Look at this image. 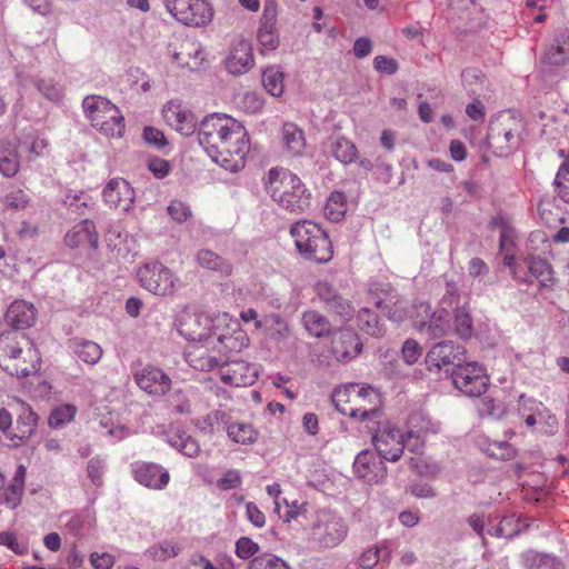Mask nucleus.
<instances>
[{"label": "nucleus", "mask_w": 569, "mask_h": 569, "mask_svg": "<svg viewBox=\"0 0 569 569\" xmlns=\"http://www.w3.org/2000/svg\"><path fill=\"white\" fill-rule=\"evenodd\" d=\"M528 427L537 426L538 430L545 435H555L558 430V421L551 411L543 405L537 413L526 416Z\"/></svg>", "instance_id": "nucleus-37"}, {"label": "nucleus", "mask_w": 569, "mask_h": 569, "mask_svg": "<svg viewBox=\"0 0 569 569\" xmlns=\"http://www.w3.org/2000/svg\"><path fill=\"white\" fill-rule=\"evenodd\" d=\"M330 150L335 159L343 164L352 163L358 157L357 147L345 137H336L332 139Z\"/></svg>", "instance_id": "nucleus-41"}, {"label": "nucleus", "mask_w": 569, "mask_h": 569, "mask_svg": "<svg viewBox=\"0 0 569 569\" xmlns=\"http://www.w3.org/2000/svg\"><path fill=\"white\" fill-rule=\"evenodd\" d=\"M283 81L284 73L277 66L268 67L262 72V84L267 92L272 97L282 96L284 89Z\"/></svg>", "instance_id": "nucleus-43"}, {"label": "nucleus", "mask_w": 569, "mask_h": 569, "mask_svg": "<svg viewBox=\"0 0 569 569\" xmlns=\"http://www.w3.org/2000/svg\"><path fill=\"white\" fill-rule=\"evenodd\" d=\"M522 123L518 116L503 111L490 120L487 141L500 157L508 156L520 143Z\"/></svg>", "instance_id": "nucleus-8"}, {"label": "nucleus", "mask_w": 569, "mask_h": 569, "mask_svg": "<svg viewBox=\"0 0 569 569\" xmlns=\"http://www.w3.org/2000/svg\"><path fill=\"white\" fill-rule=\"evenodd\" d=\"M134 479L142 486L153 489H164L170 480L167 469L154 462L138 461L132 465Z\"/></svg>", "instance_id": "nucleus-22"}, {"label": "nucleus", "mask_w": 569, "mask_h": 569, "mask_svg": "<svg viewBox=\"0 0 569 569\" xmlns=\"http://www.w3.org/2000/svg\"><path fill=\"white\" fill-rule=\"evenodd\" d=\"M82 109L90 124L108 138H120L124 132V118L109 99L98 94L87 96Z\"/></svg>", "instance_id": "nucleus-6"}, {"label": "nucleus", "mask_w": 569, "mask_h": 569, "mask_svg": "<svg viewBox=\"0 0 569 569\" xmlns=\"http://www.w3.org/2000/svg\"><path fill=\"white\" fill-rule=\"evenodd\" d=\"M274 512L286 522L297 520L300 516L307 512L306 503L299 502L298 500H289L283 498L281 502H277Z\"/></svg>", "instance_id": "nucleus-49"}, {"label": "nucleus", "mask_w": 569, "mask_h": 569, "mask_svg": "<svg viewBox=\"0 0 569 569\" xmlns=\"http://www.w3.org/2000/svg\"><path fill=\"white\" fill-rule=\"evenodd\" d=\"M453 386L463 395L479 397L486 392L489 378L478 362H462L450 375Z\"/></svg>", "instance_id": "nucleus-14"}, {"label": "nucleus", "mask_w": 569, "mask_h": 569, "mask_svg": "<svg viewBox=\"0 0 569 569\" xmlns=\"http://www.w3.org/2000/svg\"><path fill=\"white\" fill-rule=\"evenodd\" d=\"M196 260L201 268L217 272L220 277H230L233 272V266L227 259L209 249L199 250Z\"/></svg>", "instance_id": "nucleus-31"}, {"label": "nucleus", "mask_w": 569, "mask_h": 569, "mask_svg": "<svg viewBox=\"0 0 569 569\" xmlns=\"http://www.w3.org/2000/svg\"><path fill=\"white\" fill-rule=\"evenodd\" d=\"M368 397L378 400V392L372 387H360L351 383L336 388L332 392L331 400L341 415L365 421L367 418L379 415L378 408H367L366 406L359 405Z\"/></svg>", "instance_id": "nucleus-7"}, {"label": "nucleus", "mask_w": 569, "mask_h": 569, "mask_svg": "<svg viewBox=\"0 0 569 569\" xmlns=\"http://www.w3.org/2000/svg\"><path fill=\"white\" fill-rule=\"evenodd\" d=\"M169 216L177 222L181 223L191 217V209L182 201L173 200L168 206Z\"/></svg>", "instance_id": "nucleus-63"}, {"label": "nucleus", "mask_w": 569, "mask_h": 569, "mask_svg": "<svg viewBox=\"0 0 569 569\" xmlns=\"http://www.w3.org/2000/svg\"><path fill=\"white\" fill-rule=\"evenodd\" d=\"M198 142L221 168L238 172L246 164L249 139L244 127L224 113L207 116L199 124Z\"/></svg>", "instance_id": "nucleus-1"}, {"label": "nucleus", "mask_w": 569, "mask_h": 569, "mask_svg": "<svg viewBox=\"0 0 569 569\" xmlns=\"http://www.w3.org/2000/svg\"><path fill=\"white\" fill-rule=\"evenodd\" d=\"M260 550L259 545L249 537H241L236 541V555L242 560L250 559Z\"/></svg>", "instance_id": "nucleus-59"}, {"label": "nucleus", "mask_w": 569, "mask_h": 569, "mask_svg": "<svg viewBox=\"0 0 569 569\" xmlns=\"http://www.w3.org/2000/svg\"><path fill=\"white\" fill-rule=\"evenodd\" d=\"M241 108L248 113H258L264 106V100L259 92L247 91L240 98Z\"/></svg>", "instance_id": "nucleus-58"}, {"label": "nucleus", "mask_w": 569, "mask_h": 569, "mask_svg": "<svg viewBox=\"0 0 569 569\" xmlns=\"http://www.w3.org/2000/svg\"><path fill=\"white\" fill-rule=\"evenodd\" d=\"M377 306L387 312L390 320L401 322L408 315L407 302L397 296H389L377 301Z\"/></svg>", "instance_id": "nucleus-44"}, {"label": "nucleus", "mask_w": 569, "mask_h": 569, "mask_svg": "<svg viewBox=\"0 0 569 569\" xmlns=\"http://www.w3.org/2000/svg\"><path fill=\"white\" fill-rule=\"evenodd\" d=\"M167 11L187 27H204L213 18V8L208 0H163Z\"/></svg>", "instance_id": "nucleus-11"}, {"label": "nucleus", "mask_w": 569, "mask_h": 569, "mask_svg": "<svg viewBox=\"0 0 569 569\" xmlns=\"http://www.w3.org/2000/svg\"><path fill=\"white\" fill-rule=\"evenodd\" d=\"M142 288L157 296L170 295L176 290L178 278L164 264L153 261L144 263L137 271Z\"/></svg>", "instance_id": "nucleus-12"}, {"label": "nucleus", "mask_w": 569, "mask_h": 569, "mask_svg": "<svg viewBox=\"0 0 569 569\" xmlns=\"http://www.w3.org/2000/svg\"><path fill=\"white\" fill-rule=\"evenodd\" d=\"M258 41L261 46V52H270L278 48L279 36L276 28V22L272 19H266L258 30Z\"/></svg>", "instance_id": "nucleus-47"}, {"label": "nucleus", "mask_w": 569, "mask_h": 569, "mask_svg": "<svg viewBox=\"0 0 569 569\" xmlns=\"http://www.w3.org/2000/svg\"><path fill=\"white\" fill-rule=\"evenodd\" d=\"M38 419V415L31 407L22 403L16 421L13 438L20 441L28 440L37 429Z\"/></svg>", "instance_id": "nucleus-33"}, {"label": "nucleus", "mask_w": 569, "mask_h": 569, "mask_svg": "<svg viewBox=\"0 0 569 569\" xmlns=\"http://www.w3.org/2000/svg\"><path fill=\"white\" fill-rule=\"evenodd\" d=\"M346 520L331 510H319L311 527V541L321 549L339 546L348 536Z\"/></svg>", "instance_id": "nucleus-9"}, {"label": "nucleus", "mask_w": 569, "mask_h": 569, "mask_svg": "<svg viewBox=\"0 0 569 569\" xmlns=\"http://www.w3.org/2000/svg\"><path fill=\"white\" fill-rule=\"evenodd\" d=\"M69 349L84 363L96 365L102 357V348L92 340L81 338L71 339Z\"/></svg>", "instance_id": "nucleus-32"}, {"label": "nucleus", "mask_w": 569, "mask_h": 569, "mask_svg": "<svg viewBox=\"0 0 569 569\" xmlns=\"http://www.w3.org/2000/svg\"><path fill=\"white\" fill-rule=\"evenodd\" d=\"M282 141L287 152L290 156L302 154L306 148V139L303 131L295 123H284L281 131Z\"/></svg>", "instance_id": "nucleus-34"}, {"label": "nucleus", "mask_w": 569, "mask_h": 569, "mask_svg": "<svg viewBox=\"0 0 569 569\" xmlns=\"http://www.w3.org/2000/svg\"><path fill=\"white\" fill-rule=\"evenodd\" d=\"M248 569H291V567L280 557L266 552L254 557L249 562Z\"/></svg>", "instance_id": "nucleus-51"}, {"label": "nucleus", "mask_w": 569, "mask_h": 569, "mask_svg": "<svg viewBox=\"0 0 569 569\" xmlns=\"http://www.w3.org/2000/svg\"><path fill=\"white\" fill-rule=\"evenodd\" d=\"M19 170V160L14 151L0 152V173L4 177H13Z\"/></svg>", "instance_id": "nucleus-57"}, {"label": "nucleus", "mask_w": 569, "mask_h": 569, "mask_svg": "<svg viewBox=\"0 0 569 569\" xmlns=\"http://www.w3.org/2000/svg\"><path fill=\"white\" fill-rule=\"evenodd\" d=\"M526 528H528V523L515 515H510L501 518L497 526L492 525V527L488 529V535L509 539L519 535Z\"/></svg>", "instance_id": "nucleus-35"}, {"label": "nucleus", "mask_w": 569, "mask_h": 569, "mask_svg": "<svg viewBox=\"0 0 569 569\" xmlns=\"http://www.w3.org/2000/svg\"><path fill=\"white\" fill-rule=\"evenodd\" d=\"M64 528L74 536H78L84 523V518L81 513L67 512L60 517Z\"/></svg>", "instance_id": "nucleus-64"}, {"label": "nucleus", "mask_w": 569, "mask_h": 569, "mask_svg": "<svg viewBox=\"0 0 569 569\" xmlns=\"http://www.w3.org/2000/svg\"><path fill=\"white\" fill-rule=\"evenodd\" d=\"M166 122L182 136L196 132L197 119L194 114L179 100L167 102L162 109Z\"/></svg>", "instance_id": "nucleus-18"}, {"label": "nucleus", "mask_w": 569, "mask_h": 569, "mask_svg": "<svg viewBox=\"0 0 569 569\" xmlns=\"http://www.w3.org/2000/svg\"><path fill=\"white\" fill-rule=\"evenodd\" d=\"M521 278H528L529 281L517 279L527 284H531L535 280L539 283L541 289L550 288L555 282L553 270L551 266L541 258L529 256L523 259V270L520 266L516 264Z\"/></svg>", "instance_id": "nucleus-23"}, {"label": "nucleus", "mask_w": 569, "mask_h": 569, "mask_svg": "<svg viewBox=\"0 0 569 569\" xmlns=\"http://www.w3.org/2000/svg\"><path fill=\"white\" fill-rule=\"evenodd\" d=\"M210 345H212V349L217 350L219 356L228 359L229 352H239L248 346V337L243 331L239 330V322L229 317V323L214 331Z\"/></svg>", "instance_id": "nucleus-15"}, {"label": "nucleus", "mask_w": 569, "mask_h": 569, "mask_svg": "<svg viewBox=\"0 0 569 569\" xmlns=\"http://www.w3.org/2000/svg\"><path fill=\"white\" fill-rule=\"evenodd\" d=\"M298 252L308 260L328 262L333 251L331 241L322 227L311 220H300L290 227Z\"/></svg>", "instance_id": "nucleus-5"}, {"label": "nucleus", "mask_w": 569, "mask_h": 569, "mask_svg": "<svg viewBox=\"0 0 569 569\" xmlns=\"http://www.w3.org/2000/svg\"><path fill=\"white\" fill-rule=\"evenodd\" d=\"M347 211V197L341 191H333L325 206V216L331 221H340Z\"/></svg>", "instance_id": "nucleus-48"}, {"label": "nucleus", "mask_w": 569, "mask_h": 569, "mask_svg": "<svg viewBox=\"0 0 569 569\" xmlns=\"http://www.w3.org/2000/svg\"><path fill=\"white\" fill-rule=\"evenodd\" d=\"M220 379L223 383L232 387H246L253 385L258 378V368L244 360L226 361L219 369Z\"/></svg>", "instance_id": "nucleus-17"}, {"label": "nucleus", "mask_w": 569, "mask_h": 569, "mask_svg": "<svg viewBox=\"0 0 569 569\" xmlns=\"http://www.w3.org/2000/svg\"><path fill=\"white\" fill-rule=\"evenodd\" d=\"M168 442L183 456L194 458L200 452V445L192 436L186 431L177 430L169 435Z\"/></svg>", "instance_id": "nucleus-39"}, {"label": "nucleus", "mask_w": 569, "mask_h": 569, "mask_svg": "<svg viewBox=\"0 0 569 569\" xmlns=\"http://www.w3.org/2000/svg\"><path fill=\"white\" fill-rule=\"evenodd\" d=\"M36 320V310L33 305L24 301H13L6 313V321L14 329H26L31 327Z\"/></svg>", "instance_id": "nucleus-29"}, {"label": "nucleus", "mask_w": 569, "mask_h": 569, "mask_svg": "<svg viewBox=\"0 0 569 569\" xmlns=\"http://www.w3.org/2000/svg\"><path fill=\"white\" fill-rule=\"evenodd\" d=\"M64 242L70 248H77L86 244L93 249L97 248L99 238L94 223L87 219L77 223L71 230L67 232Z\"/></svg>", "instance_id": "nucleus-28"}, {"label": "nucleus", "mask_w": 569, "mask_h": 569, "mask_svg": "<svg viewBox=\"0 0 569 569\" xmlns=\"http://www.w3.org/2000/svg\"><path fill=\"white\" fill-rule=\"evenodd\" d=\"M425 361L430 372L438 375L443 371L450 376L465 362V348L452 341H441L431 347Z\"/></svg>", "instance_id": "nucleus-13"}, {"label": "nucleus", "mask_w": 569, "mask_h": 569, "mask_svg": "<svg viewBox=\"0 0 569 569\" xmlns=\"http://www.w3.org/2000/svg\"><path fill=\"white\" fill-rule=\"evenodd\" d=\"M252 48L249 41L239 39L230 48L226 58V68L232 74H243L253 66Z\"/></svg>", "instance_id": "nucleus-26"}, {"label": "nucleus", "mask_w": 569, "mask_h": 569, "mask_svg": "<svg viewBox=\"0 0 569 569\" xmlns=\"http://www.w3.org/2000/svg\"><path fill=\"white\" fill-rule=\"evenodd\" d=\"M36 87L44 98L52 102H59L63 98L62 88L52 80L38 79Z\"/></svg>", "instance_id": "nucleus-56"}, {"label": "nucleus", "mask_w": 569, "mask_h": 569, "mask_svg": "<svg viewBox=\"0 0 569 569\" xmlns=\"http://www.w3.org/2000/svg\"><path fill=\"white\" fill-rule=\"evenodd\" d=\"M40 355L24 333L0 335V367L11 376L27 377L38 371Z\"/></svg>", "instance_id": "nucleus-3"}, {"label": "nucleus", "mask_w": 569, "mask_h": 569, "mask_svg": "<svg viewBox=\"0 0 569 569\" xmlns=\"http://www.w3.org/2000/svg\"><path fill=\"white\" fill-rule=\"evenodd\" d=\"M186 361L190 367L200 371H210L219 368L226 361L222 356H219L217 350L212 349L209 341L196 342L188 347L184 352Z\"/></svg>", "instance_id": "nucleus-19"}, {"label": "nucleus", "mask_w": 569, "mask_h": 569, "mask_svg": "<svg viewBox=\"0 0 569 569\" xmlns=\"http://www.w3.org/2000/svg\"><path fill=\"white\" fill-rule=\"evenodd\" d=\"M264 186L271 199L286 211L303 213L311 207V192L296 173L287 169L271 168Z\"/></svg>", "instance_id": "nucleus-2"}, {"label": "nucleus", "mask_w": 569, "mask_h": 569, "mask_svg": "<svg viewBox=\"0 0 569 569\" xmlns=\"http://www.w3.org/2000/svg\"><path fill=\"white\" fill-rule=\"evenodd\" d=\"M134 380L140 389L151 396H163L171 386V380L161 369L146 367L134 375Z\"/></svg>", "instance_id": "nucleus-25"}, {"label": "nucleus", "mask_w": 569, "mask_h": 569, "mask_svg": "<svg viewBox=\"0 0 569 569\" xmlns=\"http://www.w3.org/2000/svg\"><path fill=\"white\" fill-rule=\"evenodd\" d=\"M357 326L360 330L372 337H381L385 333V327L380 319L368 308H362L358 311Z\"/></svg>", "instance_id": "nucleus-42"}, {"label": "nucleus", "mask_w": 569, "mask_h": 569, "mask_svg": "<svg viewBox=\"0 0 569 569\" xmlns=\"http://www.w3.org/2000/svg\"><path fill=\"white\" fill-rule=\"evenodd\" d=\"M417 309L419 312H422L425 317L415 320L413 325L416 329L426 331L432 339L441 338L449 333L451 329V317L446 308H441L430 315V306L421 302Z\"/></svg>", "instance_id": "nucleus-16"}, {"label": "nucleus", "mask_w": 569, "mask_h": 569, "mask_svg": "<svg viewBox=\"0 0 569 569\" xmlns=\"http://www.w3.org/2000/svg\"><path fill=\"white\" fill-rule=\"evenodd\" d=\"M402 359L407 365H413L422 355V348L413 339H407L401 349Z\"/></svg>", "instance_id": "nucleus-61"}, {"label": "nucleus", "mask_w": 569, "mask_h": 569, "mask_svg": "<svg viewBox=\"0 0 569 569\" xmlns=\"http://www.w3.org/2000/svg\"><path fill=\"white\" fill-rule=\"evenodd\" d=\"M517 240V232L510 226H502L500 231V251L505 254V266L508 267L512 273L515 279H521V274L519 270L516 268V257L513 252V247ZM525 281H529L528 278H522Z\"/></svg>", "instance_id": "nucleus-30"}, {"label": "nucleus", "mask_w": 569, "mask_h": 569, "mask_svg": "<svg viewBox=\"0 0 569 569\" xmlns=\"http://www.w3.org/2000/svg\"><path fill=\"white\" fill-rule=\"evenodd\" d=\"M302 323L309 335L316 338L326 337L331 332V325L328 319L315 310L302 313Z\"/></svg>", "instance_id": "nucleus-36"}, {"label": "nucleus", "mask_w": 569, "mask_h": 569, "mask_svg": "<svg viewBox=\"0 0 569 569\" xmlns=\"http://www.w3.org/2000/svg\"><path fill=\"white\" fill-rule=\"evenodd\" d=\"M455 331L461 339H469L473 335V325L469 311L462 307L455 311Z\"/></svg>", "instance_id": "nucleus-52"}, {"label": "nucleus", "mask_w": 569, "mask_h": 569, "mask_svg": "<svg viewBox=\"0 0 569 569\" xmlns=\"http://www.w3.org/2000/svg\"><path fill=\"white\" fill-rule=\"evenodd\" d=\"M521 563L525 569H562L561 562L556 557L532 550L521 555Z\"/></svg>", "instance_id": "nucleus-38"}, {"label": "nucleus", "mask_w": 569, "mask_h": 569, "mask_svg": "<svg viewBox=\"0 0 569 569\" xmlns=\"http://www.w3.org/2000/svg\"><path fill=\"white\" fill-rule=\"evenodd\" d=\"M363 422L377 453L386 461H398L407 448V435L396 423L387 420L381 409L379 415Z\"/></svg>", "instance_id": "nucleus-4"}, {"label": "nucleus", "mask_w": 569, "mask_h": 569, "mask_svg": "<svg viewBox=\"0 0 569 569\" xmlns=\"http://www.w3.org/2000/svg\"><path fill=\"white\" fill-rule=\"evenodd\" d=\"M362 349L359 337L349 329L340 330L332 341L333 353L339 361H348L356 358Z\"/></svg>", "instance_id": "nucleus-27"}, {"label": "nucleus", "mask_w": 569, "mask_h": 569, "mask_svg": "<svg viewBox=\"0 0 569 569\" xmlns=\"http://www.w3.org/2000/svg\"><path fill=\"white\" fill-rule=\"evenodd\" d=\"M229 323V315L223 312L214 317L186 312L178 319V331L187 340L202 342L212 340L214 331Z\"/></svg>", "instance_id": "nucleus-10"}, {"label": "nucleus", "mask_w": 569, "mask_h": 569, "mask_svg": "<svg viewBox=\"0 0 569 569\" xmlns=\"http://www.w3.org/2000/svg\"><path fill=\"white\" fill-rule=\"evenodd\" d=\"M0 546L7 547L16 555H24L28 551V541L11 531L0 532Z\"/></svg>", "instance_id": "nucleus-55"}, {"label": "nucleus", "mask_w": 569, "mask_h": 569, "mask_svg": "<svg viewBox=\"0 0 569 569\" xmlns=\"http://www.w3.org/2000/svg\"><path fill=\"white\" fill-rule=\"evenodd\" d=\"M555 192L559 199L569 203V161L560 164L553 180Z\"/></svg>", "instance_id": "nucleus-53"}, {"label": "nucleus", "mask_w": 569, "mask_h": 569, "mask_svg": "<svg viewBox=\"0 0 569 569\" xmlns=\"http://www.w3.org/2000/svg\"><path fill=\"white\" fill-rule=\"evenodd\" d=\"M180 551L181 548L179 545L170 541H163L161 543L149 547L144 551L143 556L146 559L151 561L164 562L171 558L177 557Z\"/></svg>", "instance_id": "nucleus-46"}, {"label": "nucleus", "mask_w": 569, "mask_h": 569, "mask_svg": "<svg viewBox=\"0 0 569 569\" xmlns=\"http://www.w3.org/2000/svg\"><path fill=\"white\" fill-rule=\"evenodd\" d=\"M103 200L110 207L128 212L134 201V190L120 178L111 179L102 191Z\"/></svg>", "instance_id": "nucleus-24"}, {"label": "nucleus", "mask_w": 569, "mask_h": 569, "mask_svg": "<svg viewBox=\"0 0 569 569\" xmlns=\"http://www.w3.org/2000/svg\"><path fill=\"white\" fill-rule=\"evenodd\" d=\"M227 435L236 443L250 445L257 441L258 431L244 422H233L227 427Z\"/></svg>", "instance_id": "nucleus-45"}, {"label": "nucleus", "mask_w": 569, "mask_h": 569, "mask_svg": "<svg viewBox=\"0 0 569 569\" xmlns=\"http://www.w3.org/2000/svg\"><path fill=\"white\" fill-rule=\"evenodd\" d=\"M76 413L77 408L73 405H60L51 411L48 423L51 428H61L73 420Z\"/></svg>", "instance_id": "nucleus-50"}, {"label": "nucleus", "mask_w": 569, "mask_h": 569, "mask_svg": "<svg viewBox=\"0 0 569 569\" xmlns=\"http://www.w3.org/2000/svg\"><path fill=\"white\" fill-rule=\"evenodd\" d=\"M379 455L363 450L357 455L353 462L355 473L367 482H379L387 475V467Z\"/></svg>", "instance_id": "nucleus-21"}, {"label": "nucleus", "mask_w": 569, "mask_h": 569, "mask_svg": "<svg viewBox=\"0 0 569 569\" xmlns=\"http://www.w3.org/2000/svg\"><path fill=\"white\" fill-rule=\"evenodd\" d=\"M104 467L106 463L100 458L94 457L88 461L87 475L94 486H100L102 483Z\"/></svg>", "instance_id": "nucleus-62"}, {"label": "nucleus", "mask_w": 569, "mask_h": 569, "mask_svg": "<svg viewBox=\"0 0 569 569\" xmlns=\"http://www.w3.org/2000/svg\"><path fill=\"white\" fill-rule=\"evenodd\" d=\"M569 60V37L556 38L545 53L543 61L550 66H561Z\"/></svg>", "instance_id": "nucleus-40"}, {"label": "nucleus", "mask_w": 569, "mask_h": 569, "mask_svg": "<svg viewBox=\"0 0 569 569\" xmlns=\"http://www.w3.org/2000/svg\"><path fill=\"white\" fill-rule=\"evenodd\" d=\"M23 492V480L14 478L13 483L4 488L1 493L0 503L6 505L9 508H14L19 505Z\"/></svg>", "instance_id": "nucleus-54"}, {"label": "nucleus", "mask_w": 569, "mask_h": 569, "mask_svg": "<svg viewBox=\"0 0 569 569\" xmlns=\"http://www.w3.org/2000/svg\"><path fill=\"white\" fill-rule=\"evenodd\" d=\"M407 425V449L411 452H419L425 445L426 436L428 433H437L439 430V425L432 422L430 418L422 412L411 413Z\"/></svg>", "instance_id": "nucleus-20"}, {"label": "nucleus", "mask_w": 569, "mask_h": 569, "mask_svg": "<svg viewBox=\"0 0 569 569\" xmlns=\"http://www.w3.org/2000/svg\"><path fill=\"white\" fill-rule=\"evenodd\" d=\"M468 525L485 541V531L492 527L491 517L486 518L483 513H472L467 519Z\"/></svg>", "instance_id": "nucleus-60"}]
</instances>
